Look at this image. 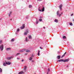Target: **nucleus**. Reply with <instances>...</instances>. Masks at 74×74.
Returning a JSON list of instances; mask_svg holds the SVG:
<instances>
[{"label": "nucleus", "instance_id": "obj_1", "mask_svg": "<svg viewBox=\"0 0 74 74\" xmlns=\"http://www.w3.org/2000/svg\"><path fill=\"white\" fill-rule=\"evenodd\" d=\"M41 9L42 12H43V11H44V7L43 6H42L41 7H39L38 8V10L39 11H41Z\"/></svg>", "mask_w": 74, "mask_h": 74}, {"label": "nucleus", "instance_id": "obj_2", "mask_svg": "<svg viewBox=\"0 0 74 74\" xmlns=\"http://www.w3.org/2000/svg\"><path fill=\"white\" fill-rule=\"evenodd\" d=\"M58 62H63L65 63V62H69V60L65 59V60H63L62 59H60V60H58Z\"/></svg>", "mask_w": 74, "mask_h": 74}, {"label": "nucleus", "instance_id": "obj_3", "mask_svg": "<svg viewBox=\"0 0 74 74\" xmlns=\"http://www.w3.org/2000/svg\"><path fill=\"white\" fill-rule=\"evenodd\" d=\"M28 33H29V29H26L24 33V36L27 35Z\"/></svg>", "mask_w": 74, "mask_h": 74}, {"label": "nucleus", "instance_id": "obj_4", "mask_svg": "<svg viewBox=\"0 0 74 74\" xmlns=\"http://www.w3.org/2000/svg\"><path fill=\"white\" fill-rule=\"evenodd\" d=\"M34 55H33V54L29 58V60H32L33 59V57H34Z\"/></svg>", "mask_w": 74, "mask_h": 74}, {"label": "nucleus", "instance_id": "obj_5", "mask_svg": "<svg viewBox=\"0 0 74 74\" xmlns=\"http://www.w3.org/2000/svg\"><path fill=\"white\" fill-rule=\"evenodd\" d=\"M4 49V46L3 45H1V46H0V49H1V51H3V49Z\"/></svg>", "mask_w": 74, "mask_h": 74}, {"label": "nucleus", "instance_id": "obj_6", "mask_svg": "<svg viewBox=\"0 0 74 74\" xmlns=\"http://www.w3.org/2000/svg\"><path fill=\"white\" fill-rule=\"evenodd\" d=\"M62 14H63V13L62 12L61 14H59V11H58L57 12V15L59 16V17H60V16H61V15H62Z\"/></svg>", "mask_w": 74, "mask_h": 74}, {"label": "nucleus", "instance_id": "obj_7", "mask_svg": "<svg viewBox=\"0 0 74 74\" xmlns=\"http://www.w3.org/2000/svg\"><path fill=\"white\" fill-rule=\"evenodd\" d=\"M13 58H14V56H11L10 57H7L6 58L8 60H10L11 59Z\"/></svg>", "mask_w": 74, "mask_h": 74}, {"label": "nucleus", "instance_id": "obj_8", "mask_svg": "<svg viewBox=\"0 0 74 74\" xmlns=\"http://www.w3.org/2000/svg\"><path fill=\"white\" fill-rule=\"evenodd\" d=\"M5 62L6 64H7L8 65H10V64H11V62H6V61H5Z\"/></svg>", "mask_w": 74, "mask_h": 74}, {"label": "nucleus", "instance_id": "obj_9", "mask_svg": "<svg viewBox=\"0 0 74 74\" xmlns=\"http://www.w3.org/2000/svg\"><path fill=\"white\" fill-rule=\"evenodd\" d=\"M26 51V49H23L20 50L19 51L20 52H25Z\"/></svg>", "mask_w": 74, "mask_h": 74}, {"label": "nucleus", "instance_id": "obj_10", "mask_svg": "<svg viewBox=\"0 0 74 74\" xmlns=\"http://www.w3.org/2000/svg\"><path fill=\"white\" fill-rule=\"evenodd\" d=\"M62 4H61L60 5V6H59V8H60V10H62Z\"/></svg>", "mask_w": 74, "mask_h": 74}, {"label": "nucleus", "instance_id": "obj_11", "mask_svg": "<svg viewBox=\"0 0 74 74\" xmlns=\"http://www.w3.org/2000/svg\"><path fill=\"white\" fill-rule=\"evenodd\" d=\"M25 24H24L23 25V26L21 27V29H23L25 28Z\"/></svg>", "mask_w": 74, "mask_h": 74}, {"label": "nucleus", "instance_id": "obj_12", "mask_svg": "<svg viewBox=\"0 0 74 74\" xmlns=\"http://www.w3.org/2000/svg\"><path fill=\"white\" fill-rule=\"evenodd\" d=\"M25 51L26 52H30V51L29 50H27H27L25 49Z\"/></svg>", "mask_w": 74, "mask_h": 74}, {"label": "nucleus", "instance_id": "obj_13", "mask_svg": "<svg viewBox=\"0 0 74 74\" xmlns=\"http://www.w3.org/2000/svg\"><path fill=\"white\" fill-rule=\"evenodd\" d=\"M57 58L58 59H60V56H57Z\"/></svg>", "mask_w": 74, "mask_h": 74}, {"label": "nucleus", "instance_id": "obj_14", "mask_svg": "<svg viewBox=\"0 0 74 74\" xmlns=\"http://www.w3.org/2000/svg\"><path fill=\"white\" fill-rule=\"evenodd\" d=\"M26 68H27V66H24V69L25 70H26Z\"/></svg>", "mask_w": 74, "mask_h": 74}, {"label": "nucleus", "instance_id": "obj_15", "mask_svg": "<svg viewBox=\"0 0 74 74\" xmlns=\"http://www.w3.org/2000/svg\"><path fill=\"white\" fill-rule=\"evenodd\" d=\"M28 37L29 39H32V36H31V35L29 36Z\"/></svg>", "mask_w": 74, "mask_h": 74}, {"label": "nucleus", "instance_id": "obj_16", "mask_svg": "<svg viewBox=\"0 0 74 74\" xmlns=\"http://www.w3.org/2000/svg\"><path fill=\"white\" fill-rule=\"evenodd\" d=\"M10 49H11V48H7L6 49V50H7V51H9V50H10Z\"/></svg>", "mask_w": 74, "mask_h": 74}, {"label": "nucleus", "instance_id": "obj_17", "mask_svg": "<svg viewBox=\"0 0 74 74\" xmlns=\"http://www.w3.org/2000/svg\"><path fill=\"white\" fill-rule=\"evenodd\" d=\"M55 22L58 23V20L56 19L55 20Z\"/></svg>", "mask_w": 74, "mask_h": 74}, {"label": "nucleus", "instance_id": "obj_18", "mask_svg": "<svg viewBox=\"0 0 74 74\" xmlns=\"http://www.w3.org/2000/svg\"><path fill=\"white\" fill-rule=\"evenodd\" d=\"M29 41V40L27 39V37H26V42H27V41Z\"/></svg>", "mask_w": 74, "mask_h": 74}, {"label": "nucleus", "instance_id": "obj_19", "mask_svg": "<svg viewBox=\"0 0 74 74\" xmlns=\"http://www.w3.org/2000/svg\"><path fill=\"white\" fill-rule=\"evenodd\" d=\"M23 73V72H20L18 74H22Z\"/></svg>", "mask_w": 74, "mask_h": 74}, {"label": "nucleus", "instance_id": "obj_20", "mask_svg": "<svg viewBox=\"0 0 74 74\" xmlns=\"http://www.w3.org/2000/svg\"><path fill=\"white\" fill-rule=\"evenodd\" d=\"M63 38L64 39H66V36H64L63 37Z\"/></svg>", "mask_w": 74, "mask_h": 74}, {"label": "nucleus", "instance_id": "obj_21", "mask_svg": "<svg viewBox=\"0 0 74 74\" xmlns=\"http://www.w3.org/2000/svg\"><path fill=\"white\" fill-rule=\"evenodd\" d=\"M2 69L0 68V72L2 73Z\"/></svg>", "mask_w": 74, "mask_h": 74}, {"label": "nucleus", "instance_id": "obj_22", "mask_svg": "<svg viewBox=\"0 0 74 74\" xmlns=\"http://www.w3.org/2000/svg\"><path fill=\"white\" fill-rule=\"evenodd\" d=\"M14 40H15V39H14V38H13V39H12L11 40V41H12V42H13V41H14Z\"/></svg>", "mask_w": 74, "mask_h": 74}, {"label": "nucleus", "instance_id": "obj_23", "mask_svg": "<svg viewBox=\"0 0 74 74\" xmlns=\"http://www.w3.org/2000/svg\"><path fill=\"white\" fill-rule=\"evenodd\" d=\"M38 56H40V50H38Z\"/></svg>", "mask_w": 74, "mask_h": 74}, {"label": "nucleus", "instance_id": "obj_24", "mask_svg": "<svg viewBox=\"0 0 74 74\" xmlns=\"http://www.w3.org/2000/svg\"><path fill=\"white\" fill-rule=\"evenodd\" d=\"M3 66H6V65H7V64H6V63H4L3 64Z\"/></svg>", "mask_w": 74, "mask_h": 74}, {"label": "nucleus", "instance_id": "obj_25", "mask_svg": "<svg viewBox=\"0 0 74 74\" xmlns=\"http://www.w3.org/2000/svg\"><path fill=\"white\" fill-rule=\"evenodd\" d=\"M29 8H32V5H29Z\"/></svg>", "mask_w": 74, "mask_h": 74}, {"label": "nucleus", "instance_id": "obj_26", "mask_svg": "<svg viewBox=\"0 0 74 74\" xmlns=\"http://www.w3.org/2000/svg\"><path fill=\"white\" fill-rule=\"evenodd\" d=\"M11 13H12V12H10V13L8 14L9 16H10V15L11 14Z\"/></svg>", "mask_w": 74, "mask_h": 74}, {"label": "nucleus", "instance_id": "obj_27", "mask_svg": "<svg viewBox=\"0 0 74 74\" xmlns=\"http://www.w3.org/2000/svg\"><path fill=\"white\" fill-rule=\"evenodd\" d=\"M69 25L71 26H73V23H70Z\"/></svg>", "mask_w": 74, "mask_h": 74}, {"label": "nucleus", "instance_id": "obj_28", "mask_svg": "<svg viewBox=\"0 0 74 74\" xmlns=\"http://www.w3.org/2000/svg\"><path fill=\"white\" fill-rule=\"evenodd\" d=\"M64 56H65V55H64V54L61 57V58H63V57H64Z\"/></svg>", "mask_w": 74, "mask_h": 74}, {"label": "nucleus", "instance_id": "obj_29", "mask_svg": "<svg viewBox=\"0 0 74 74\" xmlns=\"http://www.w3.org/2000/svg\"><path fill=\"white\" fill-rule=\"evenodd\" d=\"M2 43V40H0V44H1Z\"/></svg>", "mask_w": 74, "mask_h": 74}, {"label": "nucleus", "instance_id": "obj_30", "mask_svg": "<svg viewBox=\"0 0 74 74\" xmlns=\"http://www.w3.org/2000/svg\"><path fill=\"white\" fill-rule=\"evenodd\" d=\"M20 54V53H17L16 54V56H17V55H19Z\"/></svg>", "mask_w": 74, "mask_h": 74}, {"label": "nucleus", "instance_id": "obj_31", "mask_svg": "<svg viewBox=\"0 0 74 74\" xmlns=\"http://www.w3.org/2000/svg\"><path fill=\"white\" fill-rule=\"evenodd\" d=\"M42 21V19H39V21L40 22H41Z\"/></svg>", "mask_w": 74, "mask_h": 74}, {"label": "nucleus", "instance_id": "obj_32", "mask_svg": "<svg viewBox=\"0 0 74 74\" xmlns=\"http://www.w3.org/2000/svg\"><path fill=\"white\" fill-rule=\"evenodd\" d=\"M19 30H20V29H17V32H19Z\"/></svg>", "mask_w": 74, "mask_h": 74}, {"label": "nucleus", "instance_id": "obj_33", "mask_svg": "<svg viewBox=\"0 0 74 74\" xmlns=\"http://www.w3.org/2000/svg\"><path fill=\"white\" fill-rule=\"evenodd\" d=\"M40 49H43V48L41 47H40Z\"/></svg>", "mask_w": 74, "mask_h": 74}, {"label": "nucleus", "instance_id": "obj_34", "mask_svg": "<svg viewBox=\"0 0 74 74\" xmlns=\"http://www.w3.org/2000/svg\"><path fill=\"white\" fill-rule=\"evenodd\" d=\"M42 17L40 16V19H42Z\"/></svg>", "mask_w": 74, "mask_h": 74}, {"label": "nucleus", "instance_id": "obj_35", "mask_svg": "<svg viewBox=\"0 0 74 74\" xmlns=\"http://www.w3.org/2000/svg\"><path fill=\"white\" fill-rule=\"evenodd\" d=\"M50 71V69H48V71Z\"/></svg>", "mask_w": 74, "mask_h": 74}, {"label": "nucleus", "instance_id": "obj_36", "mask_svg": "<svg viewBox=\"0 0 74 74\" xmlns=\"http://www.w3.org/2000/svg\"><path fill=\"white\" fill-rule=\"evenodd\" d=\"M17 59L18 60L20 59V58H17Z\"/></svg>", "mask_w": 74, "mask_h": 74}, {"label": "nucleus", "instance_id": "obj_37", "mask_svg": "<svg viewBox=\"0 0 74 74\" xmlns=\"http://www.w3.org/2000/svg\"><path fill=\"white\" fill-rule=\"evenodd\" d=\"M66 53H67L66 52H65V53L64 54L65 55V54H66Z\"/></svg>", "mask_w": 74, "mask_h": 74}, {"label": "nucleus", "instance_id": "obj_38", "mask_svg": "<svg viewBox=\"0 0 74 74\" xmlns=\"http://www.w3.org/2000/svg\"><path fill=\"white\" fill-rule=\"evenodd\" d=\"M73 14H72L71 15V16H73Z\"/></svg>", "mask_w": 74, "mask_h": 74}, {"label": "nucleus", "instance_id": "obj_39", "mask_svg": "<svg viewBox=\"0 0 74 74\" xmlns=\"http://www.w3.org/2000/svg\"><path fill=\"white\" fill-rule=\"evenodd\" d=\"M38 21H37L36 22V24H38Z\"/></svg>", "mask_w": 74, "mask_h": 74}, {"label": "nucleus", "instance_id": "obj_40", "mask_svg": "<svg viewBox=\"0 0 74 74\" xmlns=\"http://www.w3.org/2000/svg\"><path fill=\"white\" fill-rule=\"evenodd\" d=\"M23 61H24V60H22V62H23Z\"/></svg>", "mask_w": 74, "mask_h": 74}, {"label": "nucleus", "instance_id": "obj_41", "mask_svg": "<svg viewBox=\"0 0 74 74\" xmlns=\"http://www.w3.org/2000/svg\"><path fill=\"white\" fill-rule=\"evenodd\" d=\"M43 28H44V29H45V27H43Z\"/></svg>", "mask_w": 74, "mask_h": 74}, {"label": "nucleus", "instance_id": "obj_42", "mask_svg": "<svg viewBox=\"0 0 74 74\" xmlns=\"http://www.w3.org/2000/svg\"><path fill=\"white\" fill-rule=\"evenodd\" d=\"M32 62H34V60H32Z\"/></svg>", "mask_w": 74, "mask_h": 74}, {"label": "nucleus", "instance_id": "obj_43", "mask_svg": "<svg viewBox=\"0 0 74 74\" xmlns=\"http://www.w3.org/2000/svg\"><path fill=\"white\" fill-rule=\"evenodd\" d=\"M39 0V1H42V0ZM38 0H37L38 1Z\"/></svg>", "mask_w": 74, "mask_h": 74}, {"label": "nucleus", "instance_id": "obj_44", "mask_svg": "<svg viewBox=\"0 0 74 74\" xmlns=\"http://www.w3.org/2000/svg\"><path fill=\"white\" fill-rule=\"evenodd\" d=\"M26 18H27H27H28V17H26Z\"/></svg>", "mask_w": 74, "mask_h": 74}, {"label": "nucleus", "instance_id": "obj_45", "mask_svg": "<svg viewBox=\"0 0 74 74\" xmlns=\"http://www.w3.org/2000/svg\"><path fill=\"white\" fill-rule=\"evenodd\" d=\"M27 55V54H26V53L25 54V55Z\"/></svg>", "mask_w": 74, "mask_h": 74}, {"label": "nucleus", "instance_id": "obj_46", "mask_svg": "<svg viewBox=\"0 0 74 74\" xmlns=\"http://www.w3.org/2000/svg\"><path fill=\"white\" fill-rule=\"evenodd\" d=\"M10 20H12V19H11Z\"/></svg>", "mask_w": 74, "mask_h": 74}, {"label": "nucleus", "instance_id": "obj_47", "mask_svg": "<svg viewBox=\"0 0 74 74\" xmlns=\"http://www.w3.org/2000/svg\"><path fill=\"white\" fill-rule=\"evenodd\" d=\"M47 74H48V73H47Z\"/></svg>", "mask_w": 74, "mask_h": 74}]
</instances>
